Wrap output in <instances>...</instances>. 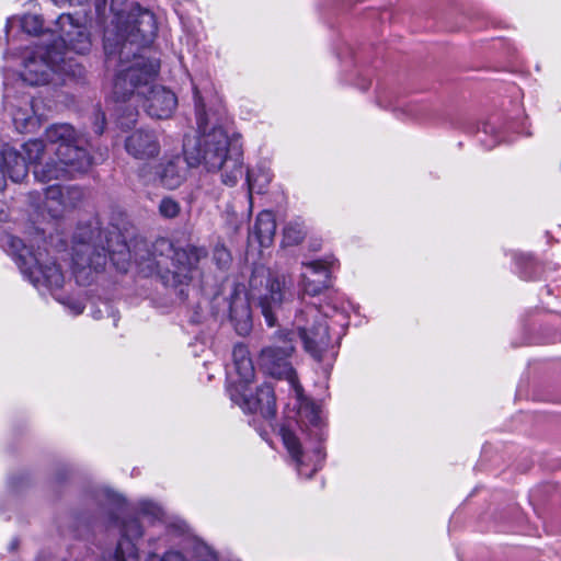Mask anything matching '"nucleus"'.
Listing matches in <instances>:
<instances>
[{
  "label": "nucleus",
  "mask_w": 561,
  "mask_h": 561,
  "mask_svg": "<svg viewBox=\"0 0 561 561\" xmlns=\"http://www.w3.org/2000/svg\"><path fill=\"white\" fill-rule=\"evenodd\" d=\"M194 100L199 134L184 140L185 158L175 154L159 161L153 181L167 190H175L186 180L190 167L204 164L208 171H220L222 183L233 186L243 174L242 152L236 146L230 147L229 137L221 127L207 131L205 103L197 89H194Z\"/></svg>",
  "instance_id": "obj_1"
},
{
  "label": "nucleus",
  "mask_w": 561,
  "mask_h": 561,
  "mask_svg": "<svg viewBox=\"0 0 561 561\" xmlns=\"http://www.w3.org/2000/svg\"><path fill=\"white\" fill-rule=\"evenodd\" d=\"M107 256L117 271L125 273L134 265L145 277L161 274L167 268L165 260L171 259L173 282L183 284L191 279V273L207 256V250L194 244L175 248L167 238H159L150 244L146 239L134 236L131 225L119 214L118 221L107 227Z\"/></svg>",
  "instance_id": "obj_2"
},
{
  "label": "nucleus",
  "mask_w": 561,
  "mask_h": 561,
  "mask_svg": "<svg viewBox=\"0 0 561 561\" xmlns=\"http://www.w3.org/2000/svg\"><path fill=\"white\" fill-rule=\"evenodd\" d=\"M54 33L57 38L51 44L37 46L24 60L21 77L30 85L46 84L54 73L75 75L70 53L83 55L91 49L90 35L71 14L58 16Z\"/></svg>",
  "instance_id": "obj_3"
},
{
  "label": "nucleus",
  "mask_w": 561,
  "mask_h": 561,
  "mask_svg": "<svg viewBox=\"0 0 561 561\" xmlns=\"http://www.w3.org/2000/svg\"><path fill=\"white\" fill-rule=\"evenodd\" d=\"M47 152L51 153L45 164L34 170L41 182L70 179L85 172L92 159L82 146L80 134L69 124H54L45 131Z\"/></svg>",
  "instance_id": "obj_4"
},
{
  "label": "nucleus",
  "mask_w": 561,
  "mask_h": 561,
  "mask_svg": "<svg viewBox=\"0 0 561 561\" xmlns=\"http://www.w3.org/2000/svg\"><path fill=\"white\" fill-rule=\"evenodd\" d=\"M72 254L73 275L79 285L88 286L95 282L105 266V248L102 231L91 226L78 228L75 234Z\"/></svg>",
  "instance_id": "obj_5"
},
{
  "label": "nucleus",
  "mask_w": 561,
  "mask_h": 561,
  "mask_svg": "<svg viewBox=\"0 0 561 561\" xmlns=\"http://www.w3.org/2000/svg\"><path fill=\"white\" fill-rule=\"evenodd\" d=\"M126 0H112L111 11L116 16L117 34L138 46H146L154 38L158 25L154 14L135 3L130 7L128 12L118 9Z\"/></svg>",
  "instance_id": "obj_6"
},
{
  "label": "nucleus",
  "mask_w": 561,
  "mask_h": 561,
  "mask_svg": "<svg viewBox=\"0 0 561 561\" xmlns=\"http://www.w3.org/2000/svg\"><path fill=\"white\" fill-rule=\"evenodd\" d=\"M11 245L16 250L14 260L18 266L34 286L45 285L49 288H60L62 286L64 274L56 263L43 264V253H35L24 245L20 239H13Z\"/></svg>",
  "instance_id": "obj_7"
},
{
  "label": "nucleus",
  "mask_w": 561,
  "mask_h": 561,
  "mask_svg": "<svg viewBox=\"0 0 561 561\" xmlns=\"http://www.w3.org/2000/svg\"><path fill=\"white\" fill-rule=\"evenodd\" d=\"M293 336L290 332L279 334L275 344L262 350L259 365L265 374L277 379H286L296 390H299L297 375L289 362L295 350Z\"/></svg>",
  "instance_id": "obj_8"
},
{
  "label": "nucleus",
  "mask_w": 561,
  "mask_h": 561,
  "mask_svg": "<svg viewBox=\"0 0 561 561\" xmlns=\"http://www.w3.org/2000/svg\"><path fill=\"white\" fill-rule=\"evenodd\" d=\"M249 297L257 300L268 327L275 325L277 309L285 299L284 278L273 277L268 272L255 270L249 280Z\"/></svg>",
  "instance_id": "obj_9"
},
{
  "label": "nucleus",
  "mask_w": 561,
  "mask_h": 561,
  "mask_svg": "<svg viewBox=\"0 0 561 561\" xmlns=\"http://www.w3.org/2000/svg\"><path fill=\"white\" fill-rule=\"evenodd\" d=\"M327 316L316 306H308L296 317L299 336L305 350L313 357L320 359L322 353L329 347L331 337Z\"/></svg>",
  "instance_id": "obj_10"
},
{
  "label": "nucleus",
  "mask_w": 561,
  "mask_h": 561,
  "mask_svg": "<svg viewBox=\"0 0 561 561\" xmlns=\"http://www.w3.org/2000/svg\"><path fill=\"white\" fill-rule=\"evenodd\" d=\"M159 64L144 57H137L135 62L123 70L115 79L114 94L117 99L126 100L134 95L135 90L148 82L158 73Z\"/></svg>",
  "instance_id": "obj_11"
},
{
  "label": "nucleus",
  "mask_w": 561,
  "mask_h": 561,
  "mask_svg": "<svg viewBox=\"0 0 561 561\" xmlns=\"http://www.w3.org/2000/svg\"><path fill=\"white\" fill-rule=\"evenodd\" d=\"M279 434L284 446L295 461L298 473L311 478L321 468L325 458L322 445L318 443L312 451H306L301 448V444L293 431L283 426Z\"/></svg>",
  "instance_id": "obj_12"
},
{
  "label": "nucleus",
  "mask_w": 561,
  "mask_h": 561,
  "mask_svg": "<svg viewBox=\"0 0 561 561\" xmlns=\"http://www.w3.org/2000/svg\"><path fill=\"white\" fill-rule=\"evenodd\" d=\"M230 398L244 412L259 413L266 420H272L276 415V398L270 383L261 385L255 394L245 393L243 386L234 387L230 390Z\"/></svg>",
  "instance_id": "obj_13"
},
{
  "label": "nucleus",
  "mask_w": 561,
  "mask_h": 561,
  "mask_svg": "<svg viewBox=\"0 0 561 561\" xmlns=\"http://www.w3.org/2000/svg\"><path fill=\"white\" fill-rule=\"evenodd\" d=\"M126 152L137 160H149L159 156L161 146L154 130L138 128L124 141Z\"/></svg>",
  "instance_id": "obj_14"
},
{
  "label": "nucleus",
  "mask_w": 561,
  "mask_h": 561,
  "mask_svg": "<svg viewBox=\"0 0 561 561\" xmlns=\"http://www.w3.org/2000/svg\"><path fill=\"white\" fill-rule=\"evenodd\" d=\"M144 535L142 526L135 516H128L122 524V539L117 543L115 554L111 561H137L138 549L134 542Z\"/></svg>",
  "instance_id": "obj_15"
},
{
  "label": "nucleus",
  "mask_w": 561,
  "mask_h": 561,
  "mask_svg": "<svg viewBox=\"0 0 561 561\" xmlns=\"http://www.w3.org/2000/svg\"><path fill=\"white\" fill-rule=\"evenodd\" d=\"M334 264L335 260L333 257L304 263V266L309 268L314 276V278H310L306 274L301 275L304 291L310 296H317L329 288L331 285V271Z\"/></svg>",
  "instance_id": "obj_16"
},
{
  "label": "nucleus",
  "mask_w": 561,
  "mask_h": 561,
  "mask_svg": "<svg viewBox=\"0 0 561 561\" xmlns=\"http://www.w3.org/2000/svg\"><path fill=\"white\" fill-rule=\"evenodd\" d=\"M178 104L176 96L163 87H152L145 99L144 107L149 116L158 119L169 118Z\"/></svg>",
  "instance_id": "obj_17"
},
{
  "label": "nucleus",
  "mask_w": 561,
  "mask_h": 561,
  "mask_svg": "<svg viewBox=\"0 0 561 561\" xmlns=\"http://www.w3.org/2000/svg\"><path fill=\"white\" fill-rule=\"evenodd\" d=\"M0 170L3 176H8L18 183L26 178L28 164L25 157L19 151L11 147H5L1 151Z\"/></svg>",
  "instance_id": "obj_18"
},
{
  "label": "nucleus",
  "mask_w": 561,
  "mask_h": 561,
  "mask_svg": "<svg viewBox=\"0 0 561 561\" xmlns=\"http://www.w3.org/2000/svg\"><path fill=\"white\" fill-rule=\"evenodd\" d=\"M230 320L239 335H247L252 328L249 300L238 294L233 295L229 305Z\"/></svg>",
  "instance_id": "obj_19"
},
{
  "label": "nucleus",
  "mask_w": 561,
  "mask_h": 561,
  "mask_svg": "<svg viewBox=\"0 0 561 561\" xmlns=\"http://www.w3.org/2000/svg\"><path fill=\"white\" fill-rule=\"evenodd\" d=\"M276 232V220L272 211H261L251 231V236L260 243L261 247L266 248L271 245Z\"/></svg>",
  "instance_id": "obj_20"
},
{
  "label": "nucleus",
  "mask_w": 561,
  "mask_h": 561,
  "mask_svg": "<svg viewBox=\"0 0 561 561\" xmlns=\"http://www.w3.org/2000/svg\"><path fill=\"white\" fill-rule=\"evenodd\" d=\"M161 561H218V558L208 547L197 546L191 558H187L181 551L169 550L162 556Z\"/></svg>",
  "instance_id": "obj_21"
},
{
  "label": "nucleus",
  "mask_w": 561,
  "mask_h": 561,
  "mask_svg": "<svg viewBox=\"0 0 561 561\" xmlns=\"http://www.w3.org/2000/svg\"><path fill=\"white\" fill-rule=\"evenodd\" d=\"M272 181V173L268 169L257 168L247 172V183L249 187V197L252 194H263Z\"/></svg>",
  "instance_id": "obj_22"
},
{
  "label": "nucleus",
  "mask_w": 561,
  "mask_h": 561,
  "mask_svg": "<svg viewBox=\"0 0 561 561\" xmlns=\"http://www.w3.org/2000/svg\"><path fill=\"white\" fill-rule=\"evenodd\" d=\"M307 233V227L300 218L290 220L283 230V244L287 247L298 245L305 240Z\"/></svg>",
  "instance_id": "obj_23"
},
{
  "label": "nucleus",
  "mask_w": 561,
  "mask_h": 561,
  "mask_svg": "<svg viewBox=\"0 0 561 561\" xmlns=\"http://www.w3.org/2000/svg\"><path fill=\"white\" fill-rule=\"evenodd\" d=\"M23 151L25 153V159L28 163H34L35 167L42 164L39 161L43 158L44 153L47 151V145L44 144L41 139L28 140L23 145ZM36 168H34L35 170Z\"/></svg>",
  "instance_id": "obj_24"
},
{
  "label": "nucleus",
  "mask_w": 561,
  "mask_h": 561,
  "mask_svg": "<svg viewBox=\"0 0 561 561\" xmlns=\"http://www.w3.org/2000/svg\"><path fill=\"white\" fill-rule=\"evenodd\" d=\"M213 261L219 270L226 271L229 268L232 256L230 251L224 244H216L213 251Z\"/></svg>",
  "instance_id": "obj_25"
},
{
  "label": "nucleus",
  "mask_w": 561,
  "mask_h": 561,
  "mask_svg": "<svg viewBox=\"0 0 561 561\" xmlns=\"http://www.w3.org/2000/svg\"><path fill=\"white\" fill-rule=\"evenodd\" d=\"M234 368L240 377V385L238 387H244L253 380L255 370L251 358L236 363Z\"/></svg>",
  "instance_id": "obj_26"
},
{
  "label": "nucleus",
  "mask_w": 561,
  "mask_h": 561,
  "mask_svg": "<svg viewBox=\"0 0 561 561\" xmlns=\"http://www.w3.org/2000/svg\"><path fill=\"white\" fill-rule=\"evenodd\" d=\"M21 27L30 35H38L43 28V20L36 14H25L21 19Z\"/></svg>",
  "instance_id": "obj_27"
},
{
  "label": "nucleus",
  "mask_w": 561,
  "mask_h": 561,
  "mask_svg": "<svg viewBox=\"0 0 561 561\" xmlns=\"http://www.w3.org/2000/svg\"><path fill=\"white\" fill-rule=\"evenodd\" d=\"M181 211L180 204L171 198V197H164L161 199L159 204V214L167 219H172L179 216Z\"/></svg>",
  "instance_id": "obj_28"
},
{
  "label": "nucleus",
  "mask_w": 561,
  "mask_h": 561,
  "mask_svg": "<svg viewBox=\"0 0 561 561\" xmlns=\"http://www.w3.org/2000/svg\"><path fill=\"white\" fill-rule=\"evenodd\" d=\"M138 112L136 108L127 107L117 118V124L123 129L131 128L137 123Z\"/></svg>",
  "instance_id": "obj_29"
},
{
  "label": "nucleus",
  "mask_w": 561,
  "mask_h": 561,
  "mask_svg": "<svg viewBox=\"0 0 561 561\" xmlns=\"http://www.w3.org/2000/svg\"><path fill=\"white\" fill-rule=\"evenodd\" d=\"M13 123L18 130L25 131L28 130L30 124H32V117L28 114V111H22L21 108L16 110L13 113Z\"/></svg>",
  "instance_id": "obj_30"
},
{
  "label": "nucleus",
  "mask_w": 561,
  "mask_h": 561,
  "mask_svg": "<svg viewBox=\"0 0 561 561\" xmlns=\"http://www.w3.org/2000/svg\"><path fill=\"white\" fill-rule=\"evenodd\" d=\"M46 203H56L58 206L62 204V191L59 185H51L46 188ZM47 209L51 210V207L46 204Z\"/></svg>",
  "instance_id": "obj_31"
},
{
  "label": "nucleus",
  "mask_w": 561,
  "mask_h": 561,
  "mask_svg": "<svg viewBox=\"0 0 561 561\" xmlns=\"http://www.w3.org/2000/svg\"><path fill=\"white\" fill-rule=\"evenodd\" d=\"M232 358L233 364L251 358L248 347L243 344L234 345L232 351Z\"/></svg>",
  "instance_id": "obj_32"
},
{
  "label": "nucleus",
  "mask_w": 561,
  "mask_h": 561,
  "mask_svg": "<svg viewBox=\"0 0 561 561\" xmlns=\"http://www.w3.org/2000/svg\"><path fill=\"white\" fill-rule=\"evenodd\" d=\"M302 413H309L310 414V417H309V421L311 423L312 426H314L318 431H320V425H321V417H320V412L317 408L314 407H311L310 409H305Z\"/></svg>",
  "instance_id": "obj_33"
},
{
  "label": "nucleus",
  "mask_w": 561,
  "mask_h": 561,
  "mask_svg": "<svg viewBox=\"0 0 561 561\" xmlns=\"http://www.w3.org/2000/svg\"><path fill=\"white\" fill-rule=\"evenodd\" d=\"M72 310H73V313L75 314H79L83 311V307L80 305V304H76L73 307H72Z\"/></svg>",
  "instance_id": "obj_34"
},
{
  "label": "nucleus",
  "mask_w": 561,
  "mask_h": 561,
  "mask_svg": "<svg viewBox=\"0 0 561 561\" xmlns=\"http://www.w3.org/2000/svg\"><path fill=\"white\" fill-rule=\"evenodd\" d=\"M53 1L57 5H62V4L67 3V2H70L71 0H53Z\"/></svg>",
  "instance_id": "obj_35"
},
{
  "label": "nucleus",
  "mask_w": 561,
  "mask_h": 561,
  "mask_svg": "<svg viewBox=\"0 0 561 561\" xmlns=\"http://www.w3.org/2000/svg\"><path fill=\"white\" fill-rule=\"evenodd\" d=\"M105 0H96V11L100 12L101 11V7L102 4L104 3Z\"/></svg>",
  "instance_id": "obj_36"
},
{
  "label": "nucleus",
  "mask_w": 561,
  "mask_h": 561,
  "mask_svg": "<svg viewBox=\"0 0 561 561\" xmlns=\"http://www.w3.org/2000/svg\"><path fill=\"white\" fill-rule=\"evenodd\" d=\"M93 317L96 319V320H100L102 319V311L101 310H98L93 313Z\"/></svg>",
  "instance_id": "obj_37"
},
{
  "label": "nucleus",
  "mask_w": 561,
  "mask_h": 561,
  "mask_svg": "<svg viewBox=\"0 0 561 561\" xmlns=\"http://www.w3.org/2000/svg\"><path fill=\"white\" fill-rule=\"evenodd\" d=\"M106 496H107V503H108L113 499L114 494L110 490H107Z\"/></svg>",
  "instance_id": "obj_38"
},
{
  "label": "nucleus",
  "mask_w": 561,
  "mask_h": 561,
  "mask_svg": "<svg viewBox=\"0 0 561 561\" xmlns=\"http://www.w3.org/2000/svg\"><path fill=\"white\" fill-rule=\"evenodd\" d=\"M3 187H4V180H3V179H1V180H0V191H2V190H3Z\"/></svg>",
  "instance_id": "obj_39"
},
{
  "label": "nucleus",
  "mask_w": 561,
  "mask_h": 561,
  "mask_svg": "<svg viewBox=\"0 0 561 561\" xmlns=\"http://www.w3.org/2000/svg\"><path fill=\"white\" fill-rule=\"evenodd\" d=\"M5 219H7V215L5 214H3V215L1 214L0 215V220H5Z\"/></svg>",
  "instance_id": "obj_40"
},
{
  "label": "nucleus",
  "mask_w": 561,
  "mask_h": 561,
  "mask_svg": "<svg viewBox=\"0 0 561 561\" xmlns=\"http://www.w3.org/2000/svg\"><path fill=\"white\" fill-rule=\"evenodd\" d=\"M15 548V542L11 543V549Z\"/></svg>",
  "instance_id": "obj_41"
}]
</instances>
